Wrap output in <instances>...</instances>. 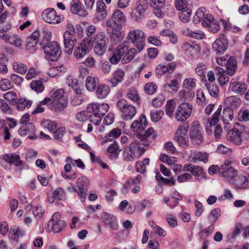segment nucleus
I'll return each instance as SVG.
<instances>
[{"label": "nucleus", "mask_w": 249, "mask_h": 249, "mask_svg": "<svg viewBox=\"0 0 249 249\" xmlns=\"http://www.w3.org/2000/svg\"><path fill=\"white\" fill-rule=\"evenodd\" d=\"M90 46L94 45V52L98 55H102L106 52L109 40L104 32L97 33L94 36L86 38Z\"/></svg>", "instance_id": "1"}, {"label": "nucleus", "mask_w": 249, "mask_h": 249, "mask_svg": "<svg viewBox=\"0 0 249 249\" xmlns=\"http://www.w3.org/2000/svg\"><path fill=\"white\" fill-rule=\"evenodd\" d=\"M64 90L59 89L51 93L52 98V104L51 109L55 112L63 110L68 106V99L64 96Z\"/></svg>", "instance_id": "2"}, {"label": "nucleus", "mask_w": 249, "mask_h": 249, "mask_svg": "<svg viewBox=\"0 0 249 249\" xmlns=\"http://www.w3.org/2000/svg\"><path fill=\"white\" fill-rule=\"evenodd\" d=\"M128 41L132 43L133 46L137 48L139 53L144 48V42L146 36L144 33L140 29L130 30L127 36Z\"/></svg>", "instance_id": "3"}, {"label": "nucleus", "mask_w": 249, "mask_h": 249, "mask_svg": "<svg viewBox=\"0 0 249 249\" xmlns=\"http://www.w3.org/2000/svg\"><path fill=\"white\" fill-rule=\"evenodd\" d=\"M117 107L121 112V117L125 121L132 120L137 113V110L134 106L129 104L124 99L119 100L116 104Z\"/></svg>", "instance_id": "4"}, {"label": "nucleus", "mask_w": 249, "mask_h": 249, "mask_svg": "<svg viewBox=\"0 0 249 249\" xmlns=\"http://www.w3.org/2000/svg\"><path fill=\"white\" fill-rule=\"evenodd\" d=\"M245 132L244 125L240 123H235L233 128L227 134V139L235 144H240L244 139Z\"/></svg>", "instance_id": "5"}, {"label": "nucleus", "mask_w": 249, "mask_h": 249, "mask_svg": "<svg viewBox=\"0 0 249 249\" xmlns=\"http://www.w3.org/2000/svg\"><path fill=\"white\" fill-rule=\"evenodd\" d=\"M193 106L189 103L183 102L180 104L176 109L175 117L178 122H184L191 115Z\"/></svg>", "instance_id": "6"}, {"label": "nucleus", "mask_w": 249, "mask_h": 249, "mask_svg": "<svg viewBox=\"0 0 249 249\" xmlns=\"http://www.w3.org/2000/svg\"><path fill=\"white\" fill-rule=\"evenodd\" d=\"M189 128L187 123L179 125L175 133V140L178 145L182 147L188 146L189 144L187 133Z\"/></svg>", "instance_id": "7"}, {"label": "nucleus", "mask_w": 249, "mask_h": 249, "mask_svg": "<svg viewBox=\"0 0 249 249\" xmlns=\"http://www.w3.org/2000/svg\"><path fill=\"white\" fill-rule=\"evenodd\" d=\"M148 6V0H139L131 13L132 18L137 21L142 19L144 18Z\"/></svg>", "instance_id": "8"}, {"label": "nucleus", "mask_w": 249, "mask_h": 249, "mask_svg": "<svg viewBox=\"0 0 249 249\" xmlns=\"http://www.w3.org/2000/svg\"><path fill=\"white\" fill-rule=\"evenodd\" d=\"M43 50L46 56L51 60H53L59 57L61 53L60 46L55 41L47 43L44 46Z\"/></svg>", "instance_id": "9"}, {"label": "nucleus", "mask_w": 249, "mask_h": 249, "mask_svg": "<svg viewBox=\"0 0 249 249\" xmlns=\"http://www.w3.org/2000/svg\"><path fill=\"white\" fill-rule=\"evenodd\" d=\"M44 21L50 24H57L62 21V18L57 15L56 11L53 8H48L44 10L41 14Z\"/></svg>", "instance_id": "10"}, {"label": "nucleus", "mask_w": 249, "mask_h": 249, "mask_svg": "<svg viewBox=\"0 0 249 249\" xmlns=\"http://www.w3.org/2000/svg\"><path fill=\"white\" fill-rule=\"evenodd\" d=\"M219 172L221 177L226 178L229 183L237 174V171L232 167L229 161H225L224 164L221 166Z\"/></svg>", "instance_id": "11"}, {"label": "nucleus", "mask_w": 249, "mask_h": 249, "mask_svg": "<svg viewBox=\"0 0 249 249\" xmlns=\"http://www.w3.org/2000/svg\"><path fill=\"white\" fill-rule=\"evenodd\" d=\"M247 88V85L238 77L232 78L230 83L229 89L236 94H244Z\"/></svg>", "instance_id": "12"}, {"label": "nucleus", "mask_w": 249, "mask_h": 249, "mask_svg": "<svg viewBox=\"0 0 249 249\" xmlns=\"http://www.w3.org/2000/svg\"><path fill=\"white\" fill-rule=\"evenodd\" d=\"M106 24L107 31H110L113 36H115L119 40H121L124 36L122 32H120L122 28V25L111 18L107 20Z\"/></svg>", "instance_id": "13"}, {"label": "nucleus", "mask_w": 249, "mask_h": 249, "mask_svg": "<svg viewBox=\"0 0 249 249\" xmlns=\"http://www.w3.org/2000/svg\"><path fill=\"white\" fill-rule=\"evenodd\" d=\"M88 185L89 180L86 177L83 176L78 178L77 180V186L79 190L78 194L82 202L86 200Z\"/></svg>", "instance_id": "14"}, {"label": "nucleus", "mask_w": 249, "mask_h": 249, "mask_svg": "<svg viewBox=\"0 0 249 249\" xmlns=\"http://www.w3.org/2000/svg\"><path fill=\"white\" fill-rule=\"evenodd\" d=\"M228 42L225 36L222 35L217 38L213 44V49L217 55L223 54L226 51Z\"/></svg>", "instance_id": "15"}, {"label": "nucleus", "mask_w": 249, "mask_h": 249, "mask_svg": "<svg viewBox=\"0 0 249 249\" xmlns=\"http://www.w3.org/2000/svg\"><path fill=\"white\" fill-rule=\"evenodd\" d=\"M109 108V107L107 104H99L92 103L88 106L87 110L88 112L92 114L105 115Z\"/></svg>", "instance_id": "16"}, {"label": "nucleus", "mask_w": 249, "mask_h": 249, "mask_svg": "<svg viewBox=\"0 0 249 249\" xmlns=\"http://www.w3.org/2000/svg\"><path fill=\"white\" fill-rule=\"evenodd\" d=\"M202 24L203 26L207 27L209 31L213 33H216L220 29V24L218 21L214 20L211 14L206 15Z\"/></svg>", "instance_id": "17"}, {"label": "nucleus", "mask_w": 249, "mask_h": 249, "mask_svg": "<svg viewBox=\"0 0 249 249\" xmlns=\"http://www.w3.org/2000/svg\"><path fill=\"white\" fill-rule=\"evenodd\" d=\"M190 138L195 145H199L203 141L201 129L199 125H194L190 131Z\"/></svg>", "instance_id": "18"}, {"label": "nucleus", "mask_w": 249, "mask_h": 249, "mask_svg": "<svg viewBox=\"0 0 249 249\" xmlns=\"http://www.w3.org/2000/svg\"><path fill=\"white\" fill-rule=\"evenodd\" d=\"M230 183L237 189L245 190L249 188V180L244 175H237Z\"/></svg>", "instance_id": "19"}, {"label": "nucleus", "mask_w": 249, "mask_h": 249, "mask_svg": "<svg viewBox=\"0 0 249 249\" xmlns=\"http://www.w3.org/2000/svg\"><path fill=\"white\" fill-rule=\"evenodd\" d=\"M87 38H85L78 46H76L74 51V55L77 58H83L87 53L90 47Z\"/></svg>", "instance_id": "20"}, {"label": "nucleus", "mask_w": 249, "mask_h": 249, "mask_svg": "<svg viewBox=\"0 0 249 249\" xmlns=\"http://www.w3.org/2000/svg\"><path fill=\"white\" fill-rule=\"evenodd\" d=\"M4 161L10 164H14L17 167L23 169V162L20 160V156L15 153L6 154L4 155Z\"/></svg>", "instance_id": "21"}, {"label": "nucleus", "mask_w": 249, "mask_h": 249, "mask_svg": "<svg viewBox=\"0 0 249 249\" xmlns=\"http://www.w3.org/2000/svg\"><path fill=\"white\" fill-rule=\"evenodd\" d=\"M35 131V126L31 123L22 124L18 130V133L21 136H26L29 134L28 138L31 140L35 138L34 135Z\"/></svg>", "instance_id": "22"}, {"label": "nucleus", "mask_w": 249, "mask_h": 249, "mask_svg": "<svg viewBox=\"0 0 249 249\" xmlns=\"http://www.w3.org/2000/svg\"><path fill=\"white\" fill-rule=\"evenodd\" d=\"M165 4V0H150V6L153 9L154 14L158 18H162L164 15L162 9Z\"/></svg>", "instance_id": "23"}, {"label": "nucleus", "mask_w": 249, "mask_h": 249, "mask_svg": "<svg viewBox=\"0 0 249 249\" xmlns=\"http://www.w3.org/2000/svg\"><path fill=\"white\" fill-rule=\"evenodd\" d=\"M147 122L146 117L142 114L138 120H135L131 125V129L135 132L142 131L147 126Z\"/></svg>", "instance_id": "24"}, {"label": "nucleus", "mask_w": 249, "mask_h": 249, "mask_svg": "<svg viewBox=\"0 0 249 249\" xmlns=\"http://www.w3.org/2000/svg\"><path fill=\"white\" fill-rule=\"evenodd\" d=\"M64 52L70 55L72 53L73 49L76 43L77 39L75 36H63Z\"/></svg>", "instance_id": "25"}, {"label": "nucleus", "mask_w": 249, "mask_h": 249, "mask_svg": "<svg viewBox=\"0 0 249 249\" xmlns=\"http://www.w3.org/2000/svg\"><path fill=\"white\" fill-rule=\"evenodd\" d=\"M124 45V48H126V50L122 53V62L123 63H127L132 60L135 55L137 53V51L134 48H131L129 49L128 46L125 43H121Z\"/></svg>", "instance_id": "26"}, {"label": "nucleus", "mask_w": 249, "mask_h": 249, "mask_svg": "<svg viewBox=\"0 0 249 249\" xmlns=\"http://www.w3.org/2000/svg\"><path fill=\"white\" fill-rule=\"evenodd\" d=\"M102 218L104 223L109 226L113 230H118L119 226L115 216L107 213H104L102 215Z\"/></svg>", "instance_id": "27"}, {"label": "nucleus", "mask_w": 249, "mask_h": 249, "mask_svg": "<svg viewBox=\"0 0 249 249\" xmlns=\"http://www.w3.org/2000/svg\"><path fill=\"white\" fill-rule=\"evenodd\" d=\"M123 44H120L114 52L112 55L110 57V62L112 64H117L120 61L122 57V53H124V51L126 50V48H124Z\"/></svg>", "instance_id": "28"}, {"label": "nucleus", "mask_w": 249, "mask_h": 249, "mask_svg": "<svg viewBox=\"0 0 249 249\" xmlns=\"http://www.w3.org/2000/svg\"><path fill=\"white\" fill-rule=\"evenodd\" d=\"M225 65L226 67L225 71L228 75H233L236 72L237 69V60L235 56H231L228 58V61Z\"/></svg>", "instance_id": "29"}, {"label": "nucleus", "mask_w": 249, "mask_h": 249, "mask_svg": "<svg viewBox=\"0 0 249 249\" xmlns=\"http://www.w3.org/2000/svg\"><path fill=\"white\" fill-rule=\"evenodd\" d=\"M222 109V105H219L216 111L213 115L211 120L207 123L206 129L208 133L212 132V129L209 128H211L212 126H214L218 123Z\"/></svg>", "instance_id": "30"}, {"label": "nucleus", "mask_w": 249, "mask_h": 249, "mask_svg": "<svg viewBox=\"0 0 249 249\" xmlns=\"http://www.w3.org/2000/svg\"><path fill=\"white\" fill-rule=\"evenodd\" d=\"M128 148L129 149V151L134 153V154L137 158H139L145 152V148L141 146L140 142L137 141L132 142Z\"/></svg>", "instance_id": "31"}, {"label": "nucleus", "mask_w": 249, "mask_h": 249, "mask_svg": "<svg viewBox=\"0 0 249 249\" xmlns=\"http://www.w3.org/2000/svg\"><path fill=\"white\" fill-rule=\"evenodd\" d=\"M217 79L221 86L226 85L229 81V77L225 71L221 67H217L215 68Z\"/></svg>", "instance_id": "32"}, {"label": "nucleus", "mask_w": 249, "mask_h": 249, "mask_svg": "<svg viewBox=\"0 0 249 249\" xmlns=\"http://www.w3.org/2000/svg\"><path fill=\"white\" fill-rule=\"evenodd\" d=\"M234 112L233 109L229 107H225L223 111L221 119L223 123L226 125L233 119Z\"/></svg>", "instance_id": "33"}, {"label": "nucleus", "mask_w": 249, "mask_h": 249, "mask_svg": "<svg viewBox=\"0 0 249 249\" xmlns=\"http://www.w3.org/2000/svg\"><path fill=\"white\" fill-rule=\"evenodd\" d=\"M70 11L74 14H78L81 12L82 13L79 14V15L82 16H86L87 15L86 11L82 9V4L80 0H72L71 2Z\"/></svg>", "instance_id": "34"}, {"label": "nucleus", "mask_w": 249, "mask_h": 249, "mask_svg": "<svg viewBox=\"0 0 249 249\" xmlns=\"http://www.w3.org/2000/svg\"><path fill=\"white\" fill-rule=\"evenodd\" d=\"M24 234L25 231L23 230H21L18 226L14 225L10 230L9 237L12 240L18 242L19 236H23Z\"/></svg>", "instance_id": "35"}, {"label": "nucleus", "mask_w": 249, "mask_h": 249, "mask_svg": "<svg viewBox=\"0 0 249 249\" xmlns=\"http://www.w3.org/2000/svg\"><path fill=\"white\" fill-rule=\"evenodd\" d=\"M183 170L189 172L195 176H199L203 174V169L201 167L192 164H185L183 167Z\"/></svg>", "instance_id": "36"}, {"label": "nucleus", "mask_w": 249, "mask_h": 249, "mask_svg": "<svg viewBox=\"0 0 249 249\" xmlns=\"http://www.w3.org/2000/svg\"><path fill=\"white\" fill-rule=\"evenodd\" d=\"M208 157L209 154L207 153L200 151H194L190 155V158L192 159L195 162L200 161L206 163L208 161Z\"/></svg>", "instance_id": "37"}, {"label": "nucleus", "mask_w": 249, "mask_h": 249, "mask_svg": "<svg viewBox=\"0 0 249 249\" xmlns=\"http://www.w3.org/2000/svg\"><path fill=\"white\" fill-rule=\"evenodd\" d=\"M141 178L142 177L140 175H137L134 178H129L124 185V188L122 190V193L126 194L132 185L139 183Z\"/></svg>", "instance_id": "38"}, {"label": "nucleus", "mask_w": 249, "mask_h": 249, "mask_svg": "<svg viewBox=\"0 0 249 249\" xmlns=\"http://www.w3.org/2000/svg\"><path fill=\"white\" fill-rule=\"evenodd\" d=\"M124 71L123 70L119 69L115 71L113 73V78L110 80L112 86L115 87L119 83L122 82L124 79Z\"/></svg>", "instance_id": "39"}, {"label": "nucleus", "mask_w": 249, "mask_h": 249, "mask_svg": "<svg viewBox=\"0 0 249 249\" xmlns=\"http://www.w3.org/2000/svg\"><path fill=\"white\" fill-rule=\"evenodd\" d=\"M107 152L110 154V158L112 159L117 158L121 149H119V145L116 142L111 144L107 148Z\"/></svg>", "instance_id": "40"}, {"label": "nucleus", "mask_w": 249, "mask_h": 249, "mask_svg": "<svg viewBox=\"0 0 249 249\" xmlns=\"http://www.w3.org/2000/svg\"><path fill=\"white\" fill-rule=\"evenodd\" d=\"M110 92L109 87L106 85H99L96 89V94L98 98H105Z\"/></svg>", "instance_id": "41"}, {"label": "nucleus", "mask_w": 249, "mask_h": 249, "mask_svg": "<svg viewBox=\"0 0 249 249\" xmlns=\"http://www.w3.org/2000/svg\"><path fill=\"white\" fill-rule=\"evenodd\" d=\"M99 83L98 78L96 77L88 76L86 79V86L89 91H93Z\"/></svg>", "instance_id": "42"}, {"label": "nucleus", "mask_w": 249, "mask_h": 249, "mask_svg": "<svg viewBox=\"0 0 249 249\" xmlns=\"http://www.w3.org/2000/svg\"><path fill=\"white\" fill-rule=\"evenodd\" d=\"M184 33L186 36L196 39H202L205 37L204 32L199 30L193 31L190 29H187L184 30Z\"/></svg>", "instance_id": "43"}, {"label": "nucleus", "mask_w": 249, "mask_h": 249, "mask_svg": "<svg viewBox=\"0 0 249 249\" xmlns=\"http://www.w3.org/2000/svg\"><path fill=\"white\" fill-rule=\"evenodd\" d=\"M241 104L240 99L235 96H231L227 97L224 101V104L227 107H236Z\"/></svg>", "instance_id": "44"}, {"label": "nucleus", "mask_w": 249, "mask_h": 249, "mask_svg": "<svg viewBox=\"0 0 249 249\" xmlns=\"http://www.w3.org/2000/svg\"><path fill=\"white\" fill-rule=\"evenodd\" d=\"M48 225L51 226L54 232H58L61 231L65 226L64 220L58 221H49Z\"/></svg>", "instance_id": "45"}, {"label": "nucleus", "mask_w": 249, "mask_h": 249, "mask_svg": "<svg viewBox=\"0 0 249 249\" xmlns=\"http://www.w3.org/2000/svg\"><path fill=\"white\" fill-rule=\"evenodd\" d=\"M176 108V103L173 100H168L165 105V113L170 118H173Z\"/></svg>", "instance_id": "46"}, {"label": "nucleus", "mask_w": 249, "mask_h": 249, "mask_svg": "<svg viewBox=\"0 0 249 249\" xmlns=\"http://www.w3.org/2000/svg\"><path fill=\"white\" fill-rule=\"evenodd\" d=\"M111 18L122 25L125 21L124 14L120 10L115 11Z\"/></svg>", "instance_id": "47"}, {"label": "nucleus", "mask_w": 249, "mask_h": 249, "mask_svg": "<svg viewBox=\"0 0 249 249\" xmlns=\"http://www.w3.org/2000/svg\"><path fill=\"white\" fill-rule=\"evenodd\" d=\"M206 10L203 7L199 8L196 12L195 16L193 18V22L196 24L199 23L201 20H204L206 17L205 15Z\"/></svg>", "instance_id": "48"}, {"label": "nucleus", "mask_w": 249, "mask_h": 249, "mask_svg": "<svg viewBox=\"0 0 249 249\" xmlns=\"http://www.w3.org/2000/svg\"><path fill=\"white\" fill-rule=\"evenodd\" d=\"M31 88L36 92H41L44 89L42 80H33L30 84Z\"/></svg>", "instance_id": "49"}, {"label": "nucleus", "mask_w": 249, "mask_h": 249, "mask_svg": "<svg viewBox=\"0 0 249 249\" xmlns=\"http://www.w3.org/2000/svg\"><path fill=\"white\" fill-rule=\"evenodd\" d=\"M185 51L189 53H195L200 51V48L197 44H191L188 42H185L183 45Z\"/></svg>", "instance_id": "50"}, {"label": "nucleus", "mask_w": 249, "mask_h": 249, "mask_svg": "<svg viewBox=\"0 0 249 249\" xmlns=\"http://www.w3.org/2000/svg\"><path fill=\"white\" fill-rule=\"evenodd\" d=\"M207 67L205 64L203 62H199L197 64L195 69V72L197 75L200 77H204L205 76L206 71Z\"/></svg>", "instance_id": "51"}, {"label": "nucleus", "mask_w": 249, "mask_h": 249, "mask_svg": "<svg viewBox=\"0 0 249 249\" xmlns=\"http://www.w3.org/2000/svg\"><path fill=\"white\" fill-rule=\"evenodd\" d=\"M13 67L14 71L20 74L25 73L27 70V67L25 65L18 62H14Z\"/></svg>", "instance_id": "52"}, {"label": "nucleus", "mask_w": 249, "mask_h": 249, "mask_svg": "<svg viewBox=\"0 0 249 249\" xmlns=\"http://www.w3.org/2000/svg\"><path fill=\"white\" fill-rule=\"evenodd\" d=\"M41 124L43 127L48 129L51 132H53L57 127V124L55 122L49 120L42 121Z\"/></svg>", "instance_id": "53"}, {"label": "nucleus", "mask_w": 249, "mask_h": 249, "mask_svg": "<svg viewBox=\"0 0 249 249\" xmlns=\"http://www.w3.org/2000/svg\"><path fill=\"white\" fill-rule=\"evenodd\" d=\"M221 215V210L219 208L213 209L210 213L209 218L212 223L213 224L218 219Z\"/></svg>", "instance_id": "54"}, {"label": "nucleus", "mask_w": 249, "mask_h": 249, "mask_svg": "<svg viewBox=\"0 0 249 249\" xmlns=\"http://www.w3.org/2000/svg\"><path fill=\"white\" fill-rule=\"evenodd\" d=\"M191 15V10L187 8L186 10L181 11L178 14V17L181 21L184 23L187 22Z\"/></svg>", "instance_id": "55"}, {"label": "nucleus", "mask_w": 249, "mask_h": 249, "mask_svg": "<svg viewBox=\"0 0 249 249\" xmlns=\"http://www.w3.org/2000/svg\"><path fill=\"white\" fill-rule=\"evenodd\" d=\"M163 87L165 90L171 89L172 91L176 92L179 89L178 81L177 79H173L169 83L164 84Z\"/></svg>", "instance_id": "56"}, {"label": "nucleus", "mask_w": 249, "mask_h": 249, "mask_svg": "<svg viewBox=\"0 0 249 249\" xmlns=\"http://www.w3.org/2000/svg\"><path fill=\"white\" fill-rule=\"evenodd\" d=\"M163 114L164 112L160 109L151 111L150 112L151 119L153 122H158L162 118Z\"/></svg>", "instance_id": "57"}, {"label": "nucleus", "mask_w": 249, "mask_h": 249, "mask_svg": "<svg viewBox=\"0 0 249 249\" xmlns=\"http://www.w3.org/2000/svg\"><path fill=\"white\" fill-rule=\"evenodd\" d=\"M196 80L194 78H186L182 84L183 87L187 89H194L196 87Z\"/></svg>", "instance_id": "58"}, {"label": "nucleus", "mask_w": 249, "mask_h": 249, "mask_svg": "<svg viewBox=\"0 0 249 249\" xmlns=\"http://www.w3.org/2000/svg\"><path fill=\"white\" fill-rule=\"evenodd\" d=\"M207 90L210 95L213 97H216L219 93V88L216 85L208 84L206 85Z\"/></svg>", "instance_id": "59"}, {"label": "nucleus", "mask_w": 249, "mask_h": 249, "mask_svg": "<svg viewBox=\"0 0 249 249\" xmlns=\"http://www.w3.org/2000/svg\"><path fill=\"white\" fill-rule=\"evenodd\" d=\"M129 148L126 147L124 149L123 153L124 160L127 162L133 161L137 158L134 154V153H132L131 151H129Z\"/></svg>", "instance_id": "60"}, {"label": "nucleus", "mask_w": 249, "mask_h": 249, "mask_svg": "<svg viewBox=\"0 0 249 249\" xmlns=\"http://www.w3.org/2000/svg\"><path fill=\"white\" fill-rule=\"evenodd\" d=\"M160 160L163 162L166 163L169 165H172L177 162V158L174 157H169L165 154L160 156Z\"/></svg>", "instance_id": "61"}, {"label": "nucleus", "mask_w": 249, "mask_h": 249, "mask_svg": "<svg viewBox=\"0 0 249 249\" xmlns=\"http://www.w3.org/2000/svg\"><path fill=\"white\" fill-rule=\"evenodd\" d=\"M17 107L19 110H22L25 107H30L32 105V101L27 100L25 99H20L17 102Z\"/></svg>", "instance_id": "62"}, {"label": "nucleus", "mask_w": 249, "mask_h": 249, "mask_svg": "<svg viewBox=\"0 0 249 249\" xmlns=\"http://www.w3.org/2000/svg\"><path fill=\"white\" fill-rule=\"evenodd\" d=\"M13 86V84L8 79H2L0 82V89L3 91L11 89Z\"/></svg>", "instance_id": "63"}, {"label": "nucleus", "mask_w": 249, "mask_h": 249, "mask_svg": "<svg viewBox=\"0 0 249 249\" xmlns=\"http://www.w3.org/2000/svg\"><path fill=\"white\" fill-rule=\"evenodd\" d=\"M238 119L241 122L248 121L249 120V110H240L238 113Z\"/></svg>", "instance_id": "64"}]
</instances>
